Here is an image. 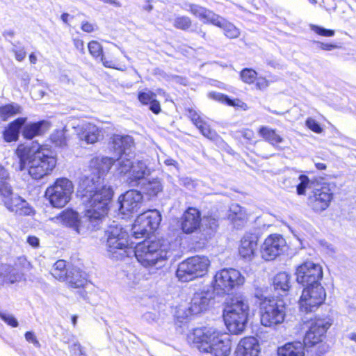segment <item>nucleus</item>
<instances>
[{
  "label": "nucleus",
  "instance_id": "1",
  "mask_svg": "<svg viewBox=\"0 0 356 356\" xmlns=\"http://www.w3.org/2000/svg\"><path fill=\"white\" fill-rule=\"evenodd\" d=\"M81 200L86 207V219L101 228L109 210L113 191L100 176L84 177L79 184Z\"/></svg>",
  "mask_w": 356,
  "mask_h": 356
},
{
  "label": "nucleus",
  "instance_id": "2",
  "mask_svg": "<svg viewBox=\"0 0 356 356\" xmlns=\"http://www.w3.org/2000/svg\"><path fill=\"white\" fill-rule=\"evenodd\" d=\"M193 342L200 352L211 356H228L231 340L227 333H221L211 327H197L193 330Z\"/></svg>",
  "mask_w": 356,
  "mask_h": 356
},
{
  "label": "nucleus",
  "instance_id": "3",
  "mask_svg": "<svg viewBox=\"0 0 356 356\" xmlns=\"http://www.w3.org/2000/svg\"><path fill=\"white\" fill-rule=\"evenodd\" d=\"M248 314V300L239 295L232 297L224 314V320L229 331L234 334H241L246 326Z\"/></svg>",
  "mask_w": 356,
  "mask_h": 356
},
{
  "label": "nucleus",
  "instance_id": "4",
  "mask_svg": "<svg viewBox=\"0 0 356 356\" xmlns=\"http://www.w3.org/2000/svg\"><path fill=\"white\" fill-rule=\"evenodd\" d=\"M169 243L160 240L138 243L134 250L136 258L145 267L163 263L169 257Z\"/></svg>",
  "mask_w": 356,
  "mask_h": 356
},
{
  "label": "nucleus",
  "instance_id": "5",
  "mask_svg": "<svg viewBox=\"0 0 356 356\" xmlns=\"http://www.w3.org/2000/svg\"><path fill=\"white\" fill-rule=\"evenodd\" d=\"M106 249L111 257L119 259L126 255L125 249L129 246L128 234L116 222L113 221L105 232Z\"/></svg>",
  "mask_w": 356,
  "mask_h": 356
},
{
  "label": "nucleus",
  "instance_id": "6",
  "mask_svg": "<svg viewBox=\"0 0 356 356\" xmlns=\"http://www.w3.org/2000/svg\"><path fill=\"white\" fill-rule=\"evenodd\" d=\"M245 278L234 268H223L218 271L212 282V289L217 295L224 296L244 284Z\"/></svg>",
  "mask_w": 356,
  "mask_h": 356
},
{
  "label": "nucleus",
  "instance_id": "7",
  "mask_svg": "<svg viewBox=\"0 0 356 356\" xmlns=\"http://www.w3.org/2000/svg\"><path fill=\"white\" fill-rule=\"evenodd\" d=\"M210 261L204 256H194L180 263L177 270V277L184 282L202 277L207 274Z\"/></svg>",
  "mask_w": 356,
  "mask_h": 356
},
{
  "label": "nucleus",
  "instance_id": "8",
  "mask_svg": "<svg viewBox=\"0 0 356 356\" xmlns=\"http://www.w3.org/2000/svg\"><path fill=\"white\" fill-rule=\"evenodd\" d=\"M260 321L265 327H275L282 323L286 316L282 300L265 299L260 305Z\"/></svg>",
  "mask_w": 356,
  "mask_h": 356
},
{
  "label": "nucleus",
  "instance_id": "9",
  "mask_svg": "<svg viewBox=\"0 0 356 356\" xmlns=\"http://www.w3.org/2000/svg\"><path fill=\"white\" fill-rule=\"evenodd\" d=\"M56 165V158L46 153L44 149H40L29 160V174L34 179H40L51 174Z\"/></svg>",
  "mask_w": 356,
  "mask_h": 356
},
{
  "label": "nucleus",
  "instance_id": "10",
  "mask_svg": "<svg viewBox=\"0 0 356 356\" xmlns=\"http://www.w3.org/2000/svg\"><path fill=\"white\" fill-rule=\"evenodd\" d=\"M74 191V186L67 178H59L45 191V197L52 207H64L70 200Z\"/></svg>",
  "mask_w": 356,
  "mask_h": 356
},
{
  "label": "nucleus",
  "instance_id": "11",
  "mask_svg": "<svg viewBox=\"0 0 356 356\" xmlns=\"http://www.w3.org/2000/svg\"><path fill=\"white\" fill-rule=\"evenodd\" d=\"M326 293L321 284L308 285L302 290L300 308L306 313L315 311L325 300Z\"/></svg>",
  "mask_w": 356,
  "mask_h": 356
},
{
  "label": "nucleus",
  "instance_id": "12",
  "mask_svg": "<svg viewBox=\"0 0 356 356\" xmlns=\"http://www.w3.org/2000/svg\"><path fill=\"white\" fill-rule=\"evenodd\" d=\"M333 188L327 183L314 186L308 197V205L312 210L315 212H322L328 208L333 199Z\"/></svg>",
  "mask_w": 356,
  "mask_h": 356
},
{
  "label": "nucleus",
  "instance_id": "13",
  "mask_svg": "<svg viewBox=\"0 0 356 356\" xmlns=\"http://www.w3.org/2000/svg\"><path fill=\"white\" fill-rule=\"evenodd\" d=\"M296 281L303 286L321 284L322 267L313 261H305L298 266L296 272Z\"/></svg>",
  "mask_w": 356,
  "mask_h": 356
},
{
  "label": "nucleus",
  "instance_id": "14",
  "mask_svg": "<svg viewBox=\"0 0 356 356\" xmlns=\"http://www.w3.org/2000/svg\"><path fill=\"white\" fill-rule=\"evenodd\" d=\"M60 218L61 222L67 227L72 228L77 234H83L87 231H94L100 229L86 219V211L83 216L79 218V213L72 209L63 211Z\"/></svg>",
  "mask_w": 356,
  "mask_h": 356
},
{
  "label": "nucleus",
  "instance_id": "15",
  "mask_svg": "<svg viewBox=\"0 0 356 356\" xmlns=\"http://www.w3.org/2000/svg\"><path fill=\"white\" fill-rule=\"evenodd\" d=\"M215 291L211 286H204L197 291L191 299L189 310L192 314H198L206 311L214 298Z\"/></svg>",
  "mask_w": 356,
  "mask_h": 356
},
{
  "label": "nucleus",
  "instance_id": "16",
  "mask_svg": "<svg viewBox=\"0 0 356 356\" xmlns=\"http://www.w3.org/2000/svg\"><path fill=\"white\" fill-rule=\"evenodd\" d=\"M143 195L137 190H129L118 198L119 211L123 215L138 212L143 204Z\"/></svg>",
  "mask_w": 356,
  "mask_h": 356
},
{
  "label": "nucleus",
  "instance_id": "17",
  "mask_svg": "<svg viewBox=\"0 0 356 356\" xmlns=\"http://www.w3.org/2000/svg\"><path fill=\"white\" fill-rule=\"evenodd\" d=\"M285 246L286 241L281 235L270 234L261 247V257L266 261L273 260L282 252Z\"/></svg>",
  "mask_w": 356,
  "mask_h": 356
},
{
  "label": "nucleus",
  "instance_id": "18",
  "mask_svg": "<svg viewBox=\"0 0 356 356\" xmlns=\"http://www.w3.org/2000/svg\"><path fill=\"white\" fill-rule=\"evenodd\" d=\"M330 320L325 318H316L310 323L308 331L304 338L305 346H313L322 341L326 331L331 325Z\"/></svg>",
  "mask_w": 356,
  "mask_h": 356
},
{
  "label": "nucleus",
  "instance_id": "19",
  "mask_svg": "<svg viewBox=\"0 0 356 356\" xmlns=\"http://www.w3.org/2000/svg\"><path fill=\"white\" fill-rule=\"evenodd\" d=\"M201 213L193 207H189L182 215L179 225L182 232L189 234L197 231L201 226Z\"/></svg>",
  "mask_w": 356,
  "mask_h": 356
},
{
  "label": "nucleus",
  "instance_id": "20",
  "mask_svg": "<svg viewBox=\"0 0 356 356\" xmlns=\"http://www.w3.org/2000/svg\"><path fill=\"white\" fill-rule=\"evenodd\" d=\"M76 135L86 144H95L102 136V130L95 124L85 122L74 127Z\"/></svg>",
  "mask_w": 356,
  "mask_h": 356
},
{
  "label": "nucleus",
  "instance_id": "21",
  "mask_svg": "<svg viewBox=\"0 0 356 356\" xmlns=\"http://www.w3.org/2000/svg\"><path fill=\"white\" fill-rule=\"evenodd\" d=\"M184 8L190 12L204 24H211L216 26L221 17L219 15L203 6L193 3H185Z\"/></svg>",
  "mask_w": 356,
  "mask_h": 356
},
{
  "label": "nucleus",
  "instance_id": "22",
  "mask_svg": "<svg viewBox=\"0 0 356 356\" xmlns=\"http://www.w3.org/2000/svg\"><path fill=\"white\" fill-rule=\"evenodd\" d=\"M113 150L120 156H134V142L130 136L114 135L112 138Z\"/></svg>",
  "mask_w": 356,
  "mask_h": 356
},
{
  "label": "nucleus",
  "instance_id": "23",
  "mask_svg": "<svg viewBox=\"0 0 356 356\" xmlns=\"http://www.w3.org/2000/svg\"><path fill=\"white\" fill-rule=\"evenodd\" d=\"M259 236L257 234L246 233L241 240L238 252L245 259H252L257 248Z\"/></svg>",
  "mask_w": 356,
  "mask_h": 356
},
{
  "label": "nucleus",
  "instance_id": "24",
  "mask_svg": "<svg viewBox=\"0 0 356 356\" xmlns=\"http://www.w3.org/2000/svg\"><path fill=\"white\" fill-rule=\"evenodd\" d=\"M149 175V170L146 163L143 161L133 162L130 175L128 176L127 182L130 186H138L145 180L146 176Z\"/></svg>",
  "mask_w": 356,
  "mask_h": 356
},
{
  "label": "nucleus",
  "instance_id": "25",
  "mask_svg": "<svg viewBox=\"0 0 356 356\" xmlns=\"http://www.w3.org/2000/svg\"><path fill=\"white\" fill-rule=\"evenodd\" d=\"M259 345L254 337L242 339L235 350L236 356H258Z\"/></svg>",
  "mask_w": 356,
  "mask_h": 356
},
{
  "label": "nucleus",
  "instance_id": "26",
  "mask_svg": "<svg viewBox=\"0 0 356 356\" xmlns=\"http://www.w3.org/2000/svg\"><path fill=\"white\" fill-rule=\"evenodd\" d=\"M227 218L234 227L240 229L247 222L248 213L246 210L239 204H233L229 207Z\"/></svg>",
  "mask_w": 356,
  "mask_h": 356
},
{
  "label": "nucleus",
  "instance_id": "27",
  "mask_svg": "<svg viewBox=\"0 0 356 356\" xmlns=\"http://www.w3.org/2000/svg\"><path fill=\"white\" fill-rule=\"evenodd\" d=\"M51 123L47 120H41L38 122L25 124L23 128L22 135L27 139H32L35 136L43 134L49 129Z\"/></svg>",
  "mask_w": 356,
  "mask_h": 356
},
{
  "label": "nucleus",
  "instance_id": "28",
  "mask_svg": "<svg viewBox=\"0 0 356 356\" xmlns=\"http://www.w3.org/2000/svg\"><path fill=\"white\" fill-rule=\"evenodd\" d=\"M70 287L77 289L84 287L87 284V275L84 271L78 268L72 267L70 268L68 274L64 280Z\"/></svg>",
  "mask_w": 356,
  "mask_h": 356
},
{
  "label": "nucleus",
  "instance_id": "29",
  "mask_svg": "<svg viewBox=\"0 0 356 356\" xmlns=\"http://www.w3.org/2000/svg\"><path fill=\"white\" fill-rule=\"evenodd\" d=\"M147 219L143 213L136 219L132 227V235L136 238H142L154 231V229H150Z\"/></svg>",
  "mask_w": 356,
  "mask_h": 356
},
{
  "label": "nucleus",
  "instance_id": "30",
  "mask_svg": "<svg viewBox=\"0 0 356 356\" xmlns=\"http://www.w3.org/2000/svg\"><path fill=\"white\" fill-rule=\"evenodd\" d=\"M26 118H19L12 122L3 132V139L6 142L16 141L18 139L19 130L26 122Z\"/></svg>",
  "mask_w": 356,
  "mask_h": 356
},
{
  "label": "nucleus",
  "instance_id": "31",
  "mask_svg": "<svg viewBox=\"0 0 356 356\" xmlns=\"http://www.w3.org/2000/svg\"><path fill=\"white\" fill-rule=\"evenodd\" d=\"M259 134L268 143L277 149H282L280 143L284 141V138L277 134L275 129L269 127L262 126L258 131Z\"/></svg>",
  "mask_w": 356,
  "mask_h": 356
},
{
  "label": "nucleus",
  "instance_id": "32",
  "mask_svg": "<svg viewBox=\"0 0 356 356\" xmlns=\"http://www.w3.org/2000/svg\"><path fill=\"white\" fill-rule=\"evenodd\" d=\"M279 356H305V344L300 341L287 343L277 350Z\"/></svg>",
  "mask_w": 356,
  "mask_h": 356
},
{
  "label": "nucleus",
  "instance_id": "33",
  "mask_svg": "<svg viewBox=\"0 0 356 356\" xmlns=\"http://www.w3.org/2000/svg\"><path fill=\"white\" fill-rule=\"evenodd\" d=\"M273 285L275 291L279 293L288 291L291 287L289 275L286 272L277 273L273 278Z\"/></svg>",
  "mask_w": 356,
  "mask_h": 356
},
{
  "label": "nucleus",
  "instance_id": "34",
  "mask_svg": "<svg viewBox=\"0 0 356 356\" xmlns=\"http://www.w3.org/2000/svg\"><path fill=\"white\" fill-rule=\"evenodd\" d=\"M141 190L150 197L156 196L163 190V186L161 181L158 179L152 180H144L141 182Z\"/></svg>",
  "mask_w": 356,
  "mask_h": 356
},
{
  "label": "nucleus",
  "instance_id": "35",
  "mask_svg": "<svg viewBox=\"0 0 356 356\" xmlns=\"http://www.w3.org/2000/svg\"><path fill=\"white\" fill-rule=\"evenodd\" d=\"M218 24L216 26L222 29L224 31V35L231 39L237 38L240 35L239 29L235 26L232 23L228 22L222 17H220Z\"/></svg>",
  "mask_w": 356,
  "mask_h": 356
},
{
  "label": "nucleus",
  "instance_id": "36",
  "mask_svg": "<svg viewBox=\"0 0 356 356\" xmlns=\"http://www.w3.org/2000/svg\"><path fill=\"white\" fill-rule=\"evenodd\" d=\"M133 162L131 158L126 156H120V158L115 161V172L119 175H130Z\"/></svg>",
  "mask_w": 356,
  "mask_h": 356
},
{
  "label": "nucleus",
  "instance_id": "37",
  "mask_svg": "<svg viewBox=\"0 0 356 356\" xmlns=\"http://www.w3.org/2000/svg\"><path fill=\"white\" fill-rule=\"evenodd\" d=\"M21 113L22 107L16 103L0 106V118L4 121Z\"/></svg>",
  "mask_w": 356,
  "mask_h": 356
},
{
  "label": "nucleus",
  "instance_id": "38",
  "mask_svg": "<svg viewBox=\"0 0 356 356\" xmlns=\"http://www.w3.org/2000/svg\"><path fill=\"white\" fill-rule=\"evenodd\" d=\"M70 268H66L65 261L60 259L56 261L51 270V274L56 279L64 281L68 274Z\"/></svg>",
  "mask_w": 356,
  "mask_h": 356
},
{
  "label": "nucleus",
  "instance_id": "39",
  "mask_svg": "<svg viewBox=\"0 0 356 356\" xmlns=\"http://www.w3.org/2000/svg\"><path fill=\"white\" fill-rule=\"evenodd\" d=\"M97 164V175L93 172L88 177L95 176V177L100 176L101 179H103L102 176L108 172L112 166L115 167V161L112 158L103 157Z\"/></svg>",
  "mask_w": 356,
  "mask_h": 356
},
{
  "label": "nucleus",
  "instance_id": "40",
  "mask_svg": "<svg viewBox=\"0 0 356 356\" xmlns=\"http://www.w3.org/2000/svg\"><path fill=\"white\" fill-rule=\"evenodd\" d=\"M4 279L9 283L20 282L23 278V273L10 266H4Z\"/></svg>",
  "mask_w": 356,
  "mask_h": 356
},
{
  "label": "nucleus",
  "instance_id": "41",
  "mask_svg": "<svg viewBox=\"0 0 356 356\" xmlns=\"http://www.w3.org/2000/svg\"><path fill=\"white\" fill-rule=\"evenodd\" d=\"M145 215L147 220H148L149 225H150V229H154L156 230L161 221V215L160 212L156 209L149 210L143 213Z\"/></svg>",
  "mask_w": 356,
  "mask_h": 356
},
{
  "label": "nucleus",
  "instance_id": "42",
  "mask_svg": "<svg viewBox=\"0 0 356 356\" xmlns=\"http://www.w3.org/2000/svg\"><path fill=\"white\" fill-rule=\"evenodd\" d=\"M16 154L19 159V170L22 171L25 168V163L26 159H30L29 156L30 149L27 146L20 145L16 149Z\"/></svg>",
  "mask_w": 356,
  "mask_h": 356
},
{
  "label": "nucleus",
  "instance_id": "43",
  "mask_svg": "<svg viewBox=\"0 0 356 356\" xmlns=\"http://www.w3.org/2000/svg\"><path fill=\"white\" fill-rule=\"evenodd\" d=\"M209 97L212 99L220 102L222 103L226 104L227 105L232 106H240L242 103L241 100L236 99H231L228 96L221 94L220 92H211L209 94Z\"/></svg>",
  "mask_w": 356,
  "mask_h": 356
},
{
  "label": "nucleus",
  "instance_id": "44",
  "mask_svg": "<svg viewBox=\"0 0 356 356\" xmlns=\"http://www.w3.org/2000/svg\"><path fill=\"white\" fill-rule=\"evenodd\" d=\"M202 134L211 140H216L218 138L217 133L210 128V126L204 121L199 122L196 127Z\"/></svg>",
  "mask_w": 356,
  "mask_h": 356
},
{
  "label": "nucleus",
  "instance_id": "45",
  "mask_svg": "<svg viewBox=\"0 0 356 356\" xmlns=\"http://www.w3.org/2000/svg\"><path fill=\"white\" fill-rule=\"evenodd\" d=\"M50 140L56 147H64L67 145V139L63 130H56L51 134Z\"/></svg>",
  "mask_w": 356,
  "mask_h": 356
},
{
  "label": "nucleus",
  "instance_id": "46",
  "mask_svg": "<svg viewBox=\"0 0 356 356\" xmlns=\"http://www.w3.org/2000/svg\"><path fill=\"white\" fill-rule=\"evenodd\" d=\"M300 183L297 185L296 191L299 195H305L307 188H314V183L311 182L308 177L304 175L299 176Z\"/></svg>",
  "mask_w": 356,
  "mask_h": 356
},
{
  "label": "nucleus",
  "instance_id": "47",
  "mask_svg": "<svg viewBox=\"0 0 356 356\" xmlns=\"http://www.w3.org/2000/svg\"><path fill=\"white\" fill-rule=\"evenodd\" d=\"M88 48L90 55L96 60H99L104 56L102 46L97 41H90L88 44Z\"/></svg>",
  "mask_w": 356,
  "mask_h": 356
},
{
  "label": "nucleus",
  "instance_id": "48",
  "mask_svg": "<svg viewBox=\"0 0 356 356\" xmlns=\"http://www.w3.org/2000/svg\"><path fill=\"white\" fill-rule=\"evenodd\" d=\"M192 24V21L187 16H177L175 18L173 25L175 28L183 31L188 30Z\"/></svg>",
  "mask_w": 356,
  "mask_h": 356
},
{
  "label": "nucleus",
  "instance_id": "49",
  "mask_svg": "<svg viewBox=\"0 0 356 356\" xmlns=\"http://www.w3.org/2000/svg\"><path fill=\"white\" fill-rule=\"evenodd\" d=\"M8 179L0 180V195L2 197V201L4 202L6 199H9L14 194L11 185L8 182Z\"/></svg>",
  "mask_w": 356,
  "mask_h": 356
},
{
  "label": "nucleus",
  "instance_id": "50",
  "mask_svg": "<svg viewBox=\"0 0 356 356\" xmlns=\"http://www.w3.org/2000/svg\"><path fill=\"white\" fill-rule=\"evenodd\" d=\"M156 95L155 93L147 89L140 91L138 95L139 102L144 105L149 104L150 102L156 98Z\"/></svg>",
  "mask_w": 356,
  "mask_h": 356
},
{
  "label": "nucleus",
  "instance_id": "51",
  "mask_svg": "<svg viewBox=\"0 0 356 356\" xmlns=\"http://www.w3.org/2000/svg\"><path fill=\"white\" fill-rule=\"evenodd\" d=\"M20 202H22V197L17 195H13L9 199H6L3 204L9 211L15 213V211H18L15 208L17 204Z\"/></svg>",
  "mask_w": 356,
  "mask_h": 356
},
{
  "label": "nucleus",
  "instance_id": "52",
  "mask_svg": "<svg viewBox=\"0 0 356 356\" xmlns=\"http://www.w3.org/2000/svg\"><path fill=\"white\" fill-rule=\"evenodd\" d=\"M257 73L252 69H244L241 72V78L243 82L250 84L254 82Z\"/></svg>",
  "mask_w": 356,
  "mask_h": 356
},
{
  "label": "nucleus",
  "instance_id": "53",
  "mask_svg": "<svg viewBox=\"0 0 356 356\" xmlns=\"http://www.w3.org/2000/svg\"><path fill=\"white\" fill-rule=\"evenodd\" d=\"M18 211L15 213L19 216H29L33 213V209L29 206V203L22 198V202L17 204L16 208Z\"/></svg>",
  "mask_w": 356,
  "mask_h": 356
},
{
  "label": "nucleus",
  "instance_id": "54",
  "mask_svg": "<svg viewBox=\"0 0 356 356\" xmlns=\"http://www.w3.org/2000/svg\"><path fill=\"white\" fill-rule=\"evenodd\" d=\"M310 29L316 34L324 37H332L334 35V31L332 29H327L324 27L319 26L314 24L310 25Z\"/></svg>",
  "mask_w": 356,
  "mask_h": 356
},
{
  "label": "nucleus",
  "instance_id": "55",
  "mask_svg": "<svg viewBox=\"0 0 356 356\" xmlns=\"http://www.w3.org/2000/svg\"><path fill=\"white\" fill-rule=\"evenodd\" d=\"M0 318L8 325L16 327L18 326V321L12 314H5L0 312Z\"/></svg>",
  "mask_w": 356,
  "mask_h": 356
},
{
  "label": "nucleus",
  "instance_id": "56",
  "mask_svg": "<svg viewBox=\"0 0 356 356\" xmlns=\"http://www.w3.org/2000/svg\"><path fill=\"white\" fill-rule=\"evenodd\" d=\"M306 126L315 133L320 134L323 131L319 123L312 118L307 119L305 122Z\"/></svg>",
  "mask_w": 356,
  "mask_h": 356
},
{
  "label": "nucleus",
  "instance_id": "57",
  "mask_svg": "<svg viewBox=\"0 0 356 356\" xmlns=\"http://www.w3.org/2000/svg\"><path fill=\"white\" fill-rule=\"evenodd\" d=\"M188 117L191 120L193 124L197 127L199 122H202L203 120L201 119L199 114L193 108H188L187 110Z\"/></svg>",
  "mask_w": 356,
  "mask_h": 356
},
{
  "label": "nucleus",
  "instance_id": "58",
  "mask_svg": "<svg viewBox=\"0 0 356 356\" xmlns=\"http://www.w3.org/2000/svg\"><path fill=\"white\" fill-rule=\"evenodd\" d=\"M12 51L15 54V58L17 60L21 62L26 57V53L23 47L13 48Z\"/></svg>",
  "mask_w": 356,
  "mask_h": 356
},
{
  "label": "nucleus",
  "instance_id": "59",
  "mask_svg": "<svg viewBox=\"0 0 356 356\" xmlns=\"http://www.w3.org/2000/svg\"><path fill=\"white\" fill-rule=\"evenodd\" d=\"M159 162L162 161L167 166H173L175 168H177L178 167V163L177 161L166 156H162L161 157H159Z\"/></svg>",
  "mask_w": 356,
  "mask_h": 356
},
{
  "label": "nucleus",
  "instance_id": "60",
  "mask_svg": "<svg viewBox=\"0 0 356 356\" xmlns=\"http://www.w3.org/2000/svg\"><path fill=\"white\" fill-rule=\"evenodd\" d=\"M25 339L29 343H33L36 348L40 347V343L33 332H26L25 333Z\"/></svg>",
  "mask_w": 356,
  "mask_h": 356
},
{
  "label": "nucleus",
  "instance_id": "61",
  "mask_svg": "<svg viewBox=\"0 0 356 356\" xmlns=\"http://www.w3.org/2000/svg\"><path fill=\"white\" fill-rule=\"evenodd\" d=\"M81 29L84 32L92 33L97 29V26L88 21H83L81 22Z\"/></svg>",
  "mask_w": 356,
  "mask_h": 356
},
{
  "label": "nucleus",
  "instance_id": "62",
  "mask_svg": "<svg viewBox=\"0 0 356 356\" xmlns=\"http://www.w3.org/2000/svg\"><path fill=\"white\" fill-rule=\"evenodd\" d=\"M256 88L259 90H265L269 86V81L264 77L256 78Z\"/></svg>",
  "mask_w": 356,
  "mask_h": 356
},
{
  "label": "nucleus",
  "instance_id": "63",
  "mask_svg": "<svg viewBox=\"0 0 356 356\" xmlns=\"http://www.w3.org/2000/svg\"><path fill=\"white\" fill-rule=\"evenodd\" d=\"M314 43H315L318 48L325 51H332L338 47L336 44L324 43L319 41H314Z\"/></svg>",
  "mask_w": 356,
  "mask_h": 356
},
{
  "label": "nucleus",
  "instance_id": "64",
  "mask_svg": "<svg viewBox=\"0 0 356 356\" xmlns=\"http://www.w3.org/2000/svg\"><path fill=\"white\" fill-rule=\"evenodd\" d=\"M149 109L155 114H158L161 111L160 103L156 99V98L150 102Z\"/></svg>",
  "mask_w": 356,
  "mask_h": 356
}]
</instances>
